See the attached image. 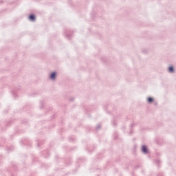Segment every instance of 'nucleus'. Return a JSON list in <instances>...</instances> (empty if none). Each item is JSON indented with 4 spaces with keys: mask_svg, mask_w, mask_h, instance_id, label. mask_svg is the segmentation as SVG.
Returning a JSON list of instances; mask_svg holds the SVG:
<instances>
[{
    "mask_svg": "<svg viewBox=\"0 0 176 176\" xmlns=\"http://www.w3.org/2000/svg\"><path fill=\"white\" fill-rule=\"evenodd\" d=\"M142 152H144V153H148V148H146V146H142Z\"/></svg>",
    "mask_w": 176,
    "mask_h": 176,
    "instance_id": "obj_1",
    "label": "nucleus"
},
{
    "mask_svg": "<svg viewBox=\"0 0 176 176\" xmlns=\"http://www.w3.org/2000/svg\"><path fill=\"white\" fill-rule=\"evenodd\" d=\"M30 20H31L32 21H35V15H30L29 16Z\"/></svg>",
    "mask_w": 176,
    "mask_h": 176,
    "instance_id": "obj_2",
    "label": "nucleus"
},
{
    "mask_svg": "<svg viewBox=\"0 0 176 176\" xmlns=\"http://www.w3.org/2000/svg\"><path fill=\"white\" fill-rule=\"evenodd\" d=\"M56 72L52 73L50 76L51 79H54L56 78Z\"/></svg>",
    "mask_w": 176,
    "mask_h": 176,
    "instance_id": "obj_3",
    "label": "nucleus"
},
{
    "mask_svg": "<svg viewBox=\"0 0 176 176\" xmlns=\"http://www.w3.org/2000/svg\"><path fill=\"white\" fill-rule=\"evenodd\" d=\"M168 71L169 72H174V67H173V66L169 67Z\"/></svg>",
    "mask_w": 176,
    "mask_h": 176,
    "instance_id": "obj_4",
    "label": "nucleus"
},
{
    "mask_svg": "<svg viewBox=\"0 0 176 176\" xmlns=\"http://www.w3.org/2000/svg\"><path fill=\"white\" fill-rule=\"evenodd\" d=\"M148 102H149V103L153 102V98H148Z\"/></svg>",
    "mask_w": 176,
    "mask_h": 176,
    "instance_id": "obj_5",
    "label": "nucleus"
}]
</instances>
